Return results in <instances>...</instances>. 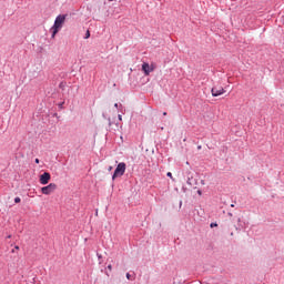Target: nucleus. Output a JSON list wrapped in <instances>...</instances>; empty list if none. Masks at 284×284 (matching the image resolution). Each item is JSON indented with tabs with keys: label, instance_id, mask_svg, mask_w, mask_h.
I'll return each mask as SVG.
<instances>
[{
	"label": "nucleus",
	"instance_id": "nucleus-1",
	"mask_svg": "<svg viewBox=\"0 0 284 284\" xmlns=\"http://www.w3.org/2000/svg\"><path fill=\"white\" fill-rule=\"evenodd\" d=\"M65 19H68V14L57 16L54 23L50 29L51 39H54L57 37V34H59L61 28H63V23H65Z\"/></svg>",
	"mask_w": 284,
	"mask_h": 284
},
{
	"label": "nucleus",
	"instance_id": "nucleus-2",
	"mask_svg": "<svg viewBox=\"0 0 284 284\" xmlns=\"http://www.w3.org/2000/svg\"><path fill=\"white\" fill-rule=\"evenodd\" d=\"M125 170H126L125 162H120L114 170V173L112 175V181H115L116 179L123 176V174H125Z\"/></svg>",
	"mask_w": 284,
	"mask_h": 284
},
{
	"label": "nucleus",
	"instance_id": "nucleus-3",
	"mask_svg": "<svg viewBox=\"0 0 284 284\" xmlns=\"http://www.w3.org/2000/svg\"><path fill=\"white\" fill-rule=\"evenodd\" d=\"M55 190H57V184L50 183L47 186H43L41 189V192H42V194H45L48 196V195L52 194L53 192H55Z\"/></svg>",
	"mask_w": 284,
	"mask_h": 284
},
{
	"label": "nucleus",
	"instance_id": "nucleus-4",
	"mask_svg": "<svg viewBox=\"0 0 284 284\" xmlns=\"http://www.w3.org/2000/svg\"><path fill=\"white\" fill-rule=\"evenodd\" d=\"M51 179H52V175H50L49 172H44L43 174L40 175L41 185H48Z\"/></svg>",
	"mask_w": 284,
	"mask_h": 284
},
{
	"label": "nucleus",
	"instance_id": "nucleus-5",
	"mask_svg": "<svg viewBox=\"0 0 284 284\" xmlns=\"http://www.w3.org/2000/svg\"><path fill=\"white\" fill-rule=\"evenodd\" d=\"M211 94L212 97H221V94H225V89L223 87H213Z\"/></svg>",
	"mask_w": 284,
	"mask_h": 284
},
{
	"label": "nucleus",
	"instance_id": "nucleus-6",
	"mask_svg": "<svg viewBox=\"0 0 284 284\" xmlns=\"http://www.w3.org/2000/svg\"><path fill=\"white\" fill-rule=\"evenodd\" d=\"M186 183L187 185H190V187H193L194 190H196V185H197L196 179L189 176Z\"/></svg>",
	"mask_w": 284,
	"mask_h": 284
},
{
	"label": "nucleus",
	"instance_id": "nucleus-7",
	"mask_svg": "<svg viewBox=\"0 0 284 284\" xmlns=\"http://www.w3.org/2000/svg\"><path fill=\"white\" fill-rule=\"evenodd\" d=\"M142 70H143V72H144L145 77H150L151 70H150V64H149L148 62H144V63L142 64Z\"/></svg>",
	"mask_w": 284,
	"mask_h": 284
},
{
	"label": "nucleus",
	"instance_id": "nucleus-8",
	"mask_svg": "<svg viewBox=\"0 0 284 284\" xmlns=\"http://www.w3.org/2000/svg\"><path fill=\"white\" fill-rule=\"evenodd\" d=\"M114 108H116L118 110H122L123 109V104L115 103Z\"/></svg>",
	"mask_w": 284,
	"mask_h": 284
},
{
	"label": "nucleus",
	"instance_id": "nucleus-9",
	"mask_svg": "<svg viewBox=\"0 0 284 284\" xmlns=\"http://www.w3.org/2000/svg\"><path fill=\"white\" fill-rule=\"evenodd\" d=\"M59 88H60L61 90H63V89L65 88V82H61V83L59 84Z\"/></svg>",
	"mask_w": 284,
	"mask_h": 284
},
{
	"label": "nucleus",
	"instance_id": "nucleus-10",
	"mask_svg": "<svg viewBox=\"0 0 284 284\" xmlns=\"http://www.w3.org/2000/svg\"><path fill=\"white\" fill-rule=\"evenodd\" d=\"M210 227H219V224L216 222H213L210 224Z\"/></svg>",
	"mask_w": 284,
	"mask_h": 284
},
{
	"label": "nucleus",
	"instance_id": "nucleus-11",
	"mask_svg": "<svg viewBox=\"0 0 284 284\" xmlns=\"http://www.w3.org/2000/svg\"><path fill=\"white\" fill-rule=\"evenodd\" d=\"M14 203H21V197L19 196L14 197Z\"/></svg>",
	"mask_w": 284,
	"mask_h": 284
},
{
	"label": "nucleus",
	"instance_id": "nucleus-12",
	"mask_svg": "<svg viewBox=\"0 0 284 284\" xmlns=\"http://www.w3.org/2000/svg\"><path fill=\"white\" fill-rule=\"evenodd\" d=\"M84 39H90V31H87Z\"/></svg>",
	"mask_w": 284,
	"mask_h": 284
},
{
	"label": "nucleus",
	"instance_id": "nucleus-13",
	"mask_svg": "<svg viewBox=\"0 0 284 284\" xmlns=\"http://www.w3.org/2000/svg\"><path fill=\"white\" fill-rule=\"evenodd\" d=\"M166 176H169V179H172V172H168Z\"/></svg>",
	"mask_w": 284,
	"mask_h": 284
},
{
	"label": "nucleus",
	"instance_id": "nucleus-14",
	"mask_svg": "<svg viewBox=\"0 0 284 284\" xmlns=\"http://www.w3.org/2000/svg\"><path fill=\"white\" fill-rule=\"evenodd\" d=\"M119 121H123V116L121 114L118 115Z\"/></svg>",
	"mask_w": 284,
	"mask_h": 284
},
{
	"label": "nucleus",
	"instance_id": "nucleus-15",
	"mask_svg": "<svg viewBox=\"0 0 284 284\" xmlns=\"http://www.w3.org/2000/svg\"><path fill=\"white\" fill-rule=\"evenodd\" d=\"M131 277H132V275H130V273H126L128 281H130Z\"/></svg>",
	"mask_w": 284,
	"mask_h": 284
},
{
	"label": "nucleus",
	"instance_id": "nucleus-16",
	"mask_svg": "<svg viewBox=\"0 0 284 284\" xmlns=\"http://www.w3.org/2000/svg\"><path fill=\"white\" fill-rule=\"evenodd\" d=\"M108 270L112 271V264L108 265Z\"/></svg>",
	"mask_w": 284,
	"mask_h": 284
},
{
	"label": "nucleus",
	"instance_id": "nucleus-17",
	"mask_svg": "<svg viewBox=\"0 0 284 284\" xmlns=\"http://www.w3.org/2000/svg\"><path fill=\"white\" fill-rule=\"evenodd\" d=\"M34 163L39 164V163H40V160H39V159H36V160H34Z\"/></svg>",
	"mask_w": 284,
	"mask_h": 284
},
{
	"label": "nucleus",
	"instance_id": "nucleus-18",
	"mask_svg": "<svg viewBox=\"0 0 284 284\" xmlns=\"http://www.w3.org/2000/svg\"><path fill=\"white\" fill-rule=\"evenodd\" d=\"M197 194L201 196L203 194V192L201 190H199Z\"/></svg>",
	"mask_w": 284,
	"mask_h": 284
},
{
	"label": "nucleus",
	"instance_id": "nucleus-19",
	"mask_svg": "<svg viewBox=\"0 0 284 284\" xmlns=\"http://www.w3.org/2000/svg\"><path fill=\"white\" fill-rule=\"evenodd\" d=\"M163 116H168V112H163Z\"/></svg>",
	"mask_w": 284,
	"mask_h": 284
},
{
	"label": "nucleus",
	"instance_id": "nucleus-20",
	"mask_svg": "<svg viewBox=\"0 0 284 284\" xmlns=\"http://www.w3.org/2000/svg\"><path fill=\"white\" fill-rule=\"evenodd\" d=\"M59 108H63V103H60V104H59Z\"/></svg>",
	"mask_w": 284,
	"mask_h": 284
},
{
	"label": "nucleus",
	"instance_id": "nucleus-21",
	"mask_svg": "<svg viewBox=\"0 0 284 284\" xmlns=\"http://www.w3.org/2000/svg\"><path fill=\"white\" fill-rule=\"evenodd\" d=\"M14 250H19V245H16V246H14Z\"/></svg>",
	"mask_w": 284,
	"mask_h": 284
},
{
	"label": "nucleus",
	"instance_id": "nucleus-22",
	"mask_svg": "<svg viewBox=\"0 0 284 284\" xmlns=\"http://www.w3.org/2000/svg\"><path fill=\"white\" fill-rule=\"evenodd\" d=\"M109 171H112V166H109Z\"/></svg>",
	"mask_w": 284,
	"mask_h": 284
},
{
	"label": "nucleus",
	"instance_id": "nucleus-23",
	"mask_svg": "<svg viewBox=\"0 0 284 284\" xmlns=\"http://www.w3.org/2000/svg\"><path fill=\"white\" fill-rule=\"evenodd\" d=\"M8 239H12V235H8Z\"/></svg>",
	"mask_w": 284,
	"mask_h": 284
},
{
	"label": "nucleus",
	"instance_id": "nucleus-24",
	"mask_svg": "<svg viewBox=\"0 0 284 284\" xmlns=\"http://www.w3.org/2000/svg\"><path fill=\"white\" fill-rule=\"evenodd\" d=\"M12 254H14V248L11 251Z\"/></svg>",
	"mask_w": 284,
	"mask_h": 284
},
{
	"label": "nucleus",
	"instance_id": "nucleus-25",
	"mask_svg": "<svg viewBox=\"0 0 284 284\" xmlns=\"http://www.w3.org/2000/svg\"><path fill=\"white\" fill-rule=\"evenodd\" d=\"M231 207H234V204H232Z\"/></svg>",
	"mask_w": 284,
	"mask_h": 284
}]
</instances>
